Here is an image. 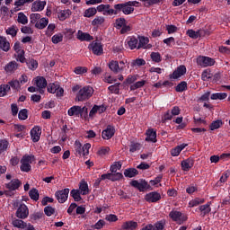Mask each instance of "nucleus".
I'll list each match as a JSON object with an SVG mask.
<instances>
[{"label": "nucleus", "mask_w": 230, "mask_h": 230, "mask_svg": "<svg viewBox=\"0 0 230 230\" xmlns=\"http://www.w3.org/2000/svg\"><path fill=\"white\" fill-rule=\"evenodd\" d=\"M94 94L93 86L86 85L81 88L76 93L75 100L77 102H87Z\"/></svg>", "instance_id": "nucleus-1"}, {"label": "nucleus", "mask_w": 230, "mask_h": 230, "mask_svg": "<svg viewBox=\"0 0 230 230\" xmlns=\"http://www.w3.org/2000/svg\"><path fill=\"white\" fill-rule=\"evenodd\" d=\"M130 186H132L133 188H136L140 192H145L146 191V190H152V186L148 184V181L143 179H140L139 181L132 180L130 181Z\"/></svg>", "instance_id": "nucleus-2"}, {"label": "nucleus", "mask_w": 230, "mask_h": 230, "mask_svg": "<svg viewBox=\"0 0 230 230\" xmlns=\"http://www.w3.org/2000/svg\"><path fill=\"white\" fill-rule=\"evenodd\" d=\"M197 64L200 67H211V66H215V59L206 56H199L197 58Z\"/></svg>", "instance_id": "nucleus-3"}, {"label": "nucleus", "mask_w": 230, "mask_h": 230, "mask_svg": "<svg viewBox=\"0 0 230 230\" xmlns=\"http://www.w3.org/2000/svg\"><path fill=\"white\" fill-rule=\"evenodd\" d=\"M114 9L117 10V13H119V12H122L124 15H130L131 13H134V7H130L126 3L124 4H117L114 5Z\"/></svg>", "instance_id": "nucleus-4"}, {"label": "nucleus", "mask_w": 230, "mask_h": 230, "mask_svg": "<svg viewBox=\"0 0 230 230\" xmlns=\"http://www.w3.org/2000/svg\"><path fill=\"white\" fill-rule=\"evenodd\" d=\"M15 215L17 218H20L21 220L26 219V217L30 215V209L28 208V206H26L24 203L20 204Z\"/></svg>", "instance_id": "nucleus-5"}, {"label": "nucleus", "mask_w": 230, "mask_h": 230, "mask_svg": "<svg viewBox=\"0 0 230 230\" xmlns=\"http://www.w3.org/2000/svg\"><path fill=\"white\" fill-rule=\"evenodd\" d=\"M55 197L59 204H64L67 201V199L69 198V189L66 188L61 190L56 191Z\"/></svg>", "instance_id": "nucleus-6"}, {"label": "nucleus", "mask_w": 230, "mask_h": 230, "mask_svg": "<svg viewBox=\"0 0 230 230\" xmlns=\"http://www.w3.org/2000/svg\"><path fill=\"white\" fill-rule=\"evenodd\" d=\"M89 49H91L92 53L97 57L103 55V45H102L101 42L93 41L89 45Z\"/></svg>", "instance_id": "nucleus-7"}, {"label": "nucleus", "mask_w": 230, "mask_h": 230, "mask_svg": "<svg viewBox=\"0 0 230 230\" xmlns=\"http://www.w3.org/2000/svg\"><path fill=\"white\" fill-rule=\"evenodd\" d=\"M165 223L163 220L157 221L156 223L153 224H147L144 227H142L140 230H164V229Z\"/></svg>", "instance_id": "nucleus-8"}, {"label": "nucleus", "mask_w": 230, "mask_h": 230, "mask_svg": "<svg viewBox=\"0 0 230 230\" xmlns=\"http://www.w3.org/2000/svg\"><path fill=\"white\" fill-rule=\"evenodd\" d=\"M146 202L155 203L161 200V194L157 191H152L145 195Z\"/></svg>", "instance_id": "nucleus-9"}, {"label": "nucleus", "mask_w": 230, "mask_h": 230, "mask_svg": "<svg viewBox=\"0 0 230 230\" xmlns=\"http://www.w3.org/2000/svg\"><path fill=\"white\" fill-rule=\"evenodd\" d=\"M42 134V128L39 126H35L31 129V137L33 143H39L40 141V136Z\"/></svg>", "instance_id": "nucleus-10"}, {"label": "nucleus", "mask_w": 230, "mask_h": 230, "mask_svg": "<svg viewBox=\"0 0 230 230\" xmlns=\"http://www.w3.org/2000/svg\"><path fill=\"white\" fill-rule=\"evenodd\" d=\"M114 134H116V128H114L113 126L108 125L107 128L102 130V139H111V137H114Z\"/></svg>", "instance_id": "nucleus-11"}, {"label": "nucleus", "mask_w": 230, "mask_h": 230, "mask_svg": "<svg viewBox=\"0 0 230 230\" xmlns=\"http://www.w3.org/2000/svg\"><path fill=\"white\" fill-rule=\"evenodd\" d=\"M146 141H147V143H157V131L154 128L146 129Z\"/></svg>", "instance_id": "nucleus-12"}, {"label": "nucleus", "mask_w": 230, "mask_h": 230, "mask_svg": "<svg viewBox=\"0 0 230 230\" xmlns=\"http://www.w3.org/2000/svg\"><path fill=\"white\" fill-rule=\"evenodd\" d=\"M185 73H186V66L181 65L172 72V74L170 75V78L171 79L172 78V80H177V78H181V76H184Z\"/></svg>", "instance_id": "nucleus-13"}, {"label": "nucleus", "mask_w": 230, "mask_h": 230, "mask_svg": "<svg viewBox=\"0 0 230 230\" xmlns=\"http://www.w3.org/2000/svg\"><path fill=\"white\" fill-rule=\"evenodd\" d=\"M76 39L81 42H91L94 38L89 34V32H84L82 31H77Z\"/></svg>", "instance_id": "nucleus-14"}, {"label": "nucleus", "mask_w": 230, "mask_h": 230, "mask_svg": "<svg viewBox=\"0 0 230 230\" xmlns=\"http://www.w3.org/2000/svg\"><path fill=\"white\" fill-rule=\"evenodd\" d=\"M22 182L19 179H13L9 183H5L6 190H10L11 191H15V190H19Z\"/></svg>", "instance_id": "nucleus-15"}, {"label": "nucleus", "mask_w": 230, "mask_h": 230, "mask_svg": "<svg viewBox=\"0 0 230 230\" xmlns=\"http://www.w3.org/2000/svg\"><path fill=\"white\" fill-rule=\"evenodd\" d=\"M193 164H195V160L191 157L187 158L181 161V170L183 172H190L193 168Z\"/></svg>", "instance_id": "nucleus-16"}, {"label": "nucleus", "mask_w": 230, "mask_h": 230, "mask_svg": "<svg viewBox=\"0 0 230 230\" xmlns=\"http://www.w3.org/2000/svg\"><path fill=\"white\" fill-rule=\"evenodd\" d=\"M108 66L111 71H112V73H114L115 75H118V73H121V71L125 69V66H119V63L116 60L110 61Z\"/></svg>", "instance_id": "nucleus-17"}, {"label": "nucleus", "mask_w": 230, "mask_h": 230, "mask_svg": "<svg viewBox=\"0 0 230 230\" xmlns=\"http://www.w3.org/2000/svg\"><path fill=\"white\" fill-rule=\"evenodd\" d=\"M126 42L129 49H137V46L139 45V40L138 38H136V36H128Z\"/></svg>", "instance_id": "nucleus-18"}, {"label": "nucleus", "mask_w": 230, "mask_h": 230, "mask_svg": "<svg viewBox=\"0 0 230 230\" xmlns=\"http://www.w3.org/2000/svg\"><path fill=\"white\" fill-rule=\"evenodd\" d=\"M34 84L38 89H46L48 87V81L44 76L36 77Z\"/></svg>", "instance_id": "nucleus-19"}, {"label": "nucleus", "mask_w": 230, "mask_h": 230, "mask_svg": "<svg viewBox=\"0 0 230 230\" xmlns=\"http://www.w3.org/2000/svg\"><path fill=\"white\" fill-rule=\"evenodd\" d=\"M137 229V222L126 221L122 224L120 230H136Z\"/></svg>", "instance_id": "nucleus-20"}, {"label": "nucleus", "mask_w": 230, "mask_h": 230, "mask_svg": "<svg viewBox=\"0 0 230 230\" xmlns=\"http://www.w3.org/2000/svg\"><path fill=\"white\" fill-rule=\"evenodd\" d=\"M68 116H75V118H80V114H82V106H72L67 111Z\"/></svg>", "instance_id": "nucleus-21"}, {"label": "nucleus", "mask_w": 230, "mask_h": 230, "mask_svg": "<svg viewBox=\"0 0 230 230\" xmlns=\"http://www.w3.org/2000/svg\"><path fill=\"white\" fill-rule=\"evenodd\" d=\"M46 6L45 1H35L31 6V12H42Z\"/></svg>", "instance_id": "nucleus-22"}, {"label": "nucleus", "mask_w": 230, "mask_h": 230, "mask_svg": "<svg viewBox=\"0 0 230 230\" xmlns=\"http://www.w3.org/2000/svg\"><path fill=\"white\" fill-rule=\"evenodd\" d=\"M19 69V64L16 61H11L4 66V71L7 73H15Z\"/></svg>", "instance_id": "nucleus-23"}, {"label": "nucleus", "mask_w": 230, "mask_h": 230, "mask_svg": "<svg viewBox=\"0 0 230 230\" xmlns=\"http://www.w3.org/2000/svg\"><path fill=\"white\" fill-rule=\"evenodd\" d=\"M186 146H188V144H181L175 146L171 150V155H172V157H178V155H181V152H182V150H184Z\"/></svg>", "instance_id": "nucleus-24"}, {"label": "nucleus", "mask_w": 230, "mask_h": 230, "mask_svg": "<svg viewBox=\"0 0 230 230\" xmlns=\"http://www.w3.org/2000/svg\"><path fill=\"white\" fill-rule=\"evenodd\" d=\"M0 49H2V51H5V53L10 51V42L3 36H0Z\"/></svg>", "instance_id": "nucleus-25"}, {"label": "nucleus", "mask_w": 230, "mask_h": 230, "mask_svg": "<svg viewBox=\"0 0 230 230\" xmlns=\"http://www.w3.org/2000/svg\"><path fill=\"white\" fill-rule=\"evenodd\" d=\"M137 175H139V171H137L136 168H127L124 170V176L128 179H132Z\"/></svg>", "instance_id": "nucleus-26"}, {"label": "nucleus", "mask_w": 230, "mask_h": 230, "mask_svg": "<svg viewBox=\"0 0 230 230\" xmlns=\"http://www.w3.org/2000/svg\"><path fill=\"white\" fill-rule=\"evenodd\" d=\"M79 191H81L82 195H89V184L85 181H81L79 182Z\"/></svg>", "instance_id": "nucleus-27"}, {"label": "nucleus", "mask_w": 230, "mask_h": 230, "mask_svg": "<svg viewBox=\"0 0 230 230\" xmlns=\"http://www.w3.org/2000/svg\"><path fill=\"white\" fill-rule=\"evenodd\" d=\"M49 23V19L48 18H40V21H38L35 24V28L38 30H44L46 26Z\"/></svg>", "instance_id": "nucleus-28"}, {"label": "nucleus", "mask_w": 230, "mask_h": 230, "mask_svg": "<svg viewBox=\"0 0 230 230\" xmlns=\"http://www.w3.org/2000/svg\"><path fill=\"white\" fill-rule=\"evenodd\" d=\"M138 46H137V49H141V48H143L144 49H146V45L148 44V42H150V40L148 39V37H145V36H138Z\"/></svg>", "instance_id": "nucleus-29"}, {"label": "nucleus", "mask_w": 230, "mask_h": 230, "mask_svg": "<svg viewBox=\"0 0 230 230\" xmlns=\"http://www.w3.org/2000/svg\"><path fill=\"white\" fill-rule=\"evenodd\" d=\"M199 210L201 212V217H206L211 213V205L209 203L201 205L199 207Z\"/></svg>", "instance_id": "nucleus-30"}, {"label": "nucleus", "mask_w": 230, "mask_h": 230, "mask_svg": "<svg viewBox=\"0 0 230 230\" xmlns=\"http://www.w3.org/2000/svg\"><path fill=\"white\" fill-rule=\"evenodd\" d=\"M170 218H172V222H179L181 218H182V212L177 211V210H172L169 213Z\"/></svg>", "instance_id": "nucleus-31"}, {"label": "nucleus", "mask_w": 230, "mask_h": 230, "mask_svg": "<svg viewBox=\"0 0 230 230\" xmlns=\"http://www.w3.org/2000/svg\"><path fill=\"white\" fill-rule=\"evenodd\" d=\"M82 191H80V190H72L70 191V197H72L75 200V202H80V200H82Z\"/></svg>", "instance_id": "nucleus-32"}, {"label": "nucleus", "mask_w": 230, "mask_h": 230, "mask_svg": "<svg viewBox=\"0 0 230 230\" xmlns=\"http://www.w3.org/2000/svg\"><path fill=\"white\" fill-rule=\"evenodd\" d=\"M58 89H60V84H58V83H50L47 86V91L48 93H50V94H55Z\"/></svg>", "instance_id": "nucleus-33"}, {"label": "nucleus", "mask_w": 230, "mask_h": 230, "mask_svg": "<svg viewBox=\"0 0 230 230\" xmlns=\"http://www.w3.org/2000/svg\"><path fill=\"white\" fill-rule=\"evenodd\" d=\"M10 91H11L10 84H0V98H4V96H6L8 93H10Z\"/></svg>", "instance_id": "nucleus-34"}, {"label": "nucleus", "mask_w": 230, "mask_h": 230, "mask_svg": "<svg viewBox=\"0 0 230 230\" xmlns=\"http://www.w3.org/2000/svg\"><path fill=\"white\" fill-rule=\"evenodd\" d=\"M13 226L18 229H26V227H28V224H26V222L22 221V219L13 220Z\"/></svg>", "instance_id": "nucleus-35"}, {"label": "nucleus", "mask_w": 230, "mask_h": 230, "mask_svg": "<svg viewBox=\"0 0 230 230\" xmlns=\"http://www.w3.org/2000/svg\"><path fill=\"white\" fill-rule=\"evenodd\" d=\"M27 67L31 69V71H35L37 67H39V62L33 58L27 59L26 61Z\"/></svg>", "instance_id": "nucleus-36"}, {"label": "nucleus", "mask_w": 230, "mask_h": 230, "mask_svg": "<svg viewBox=\"0 0 230 230\" xmlns=\"http://www.w3.org/2000/svg\"><path fill=\"white\" fill-rule=\"evenodd\" d=\"M204 202H206V199L195 198L189 202V208H197V206H199V204H204Z\"/></svg>", "instance_id": "nucleus-37"}, {"label": "nucleus", "mask_w": 230, "mask_h": 230, "mask_svg": "<svg viewBox=\"0 0 230 230\" xmlns=\"http://www.w3.org/2000/svg\"><path fill=\"white\" fill-rule=\"evenodd\" d=\"M71 15V11L70 10H61L60 12L58 13V17L59 21H66L67 17Z\"/></svg>", "instance_id": "nucleus-38"}, {"label": "nucleus", "mask_w": 230, "mask_h": 230, "mask_svg": "<svg viewBox=\"0 0 230 230\" xmlns=\"http://www.w3.org/2000/svg\"><path fill=\"white\" fill-rule=\"evenodd\" d=\"M96 13V7H90L84 12V17H87L88 19H90V17H94Z\"/></svg>", "instance_id": "nucleus-39"}, {"label": "nucleus", "mask_w": 230, "mask_h": 230, "mask_svg": "<svg viewBox=\"0 0 230 230\" xmlns=\"http://www.w3.org/2000/svg\"><path fill=\"white\" fill-rule=\"evenodd\" d=\"M17 22H19V24L26 25L28 23V16L22 12L18 13Z\"/></svg>", "instance_id": "nucleus-40"}, {"label": "nucleus", "mask_w": 230, "mask_h": 230, "mask_svg": "<svg viewBox=\"0 0 230 230\" xmlns=\"http://www.w3.org/2000/svg\"><path fill=\"white\" fill-rule=\"evenodd\" d=\"M222 125H224V122L222 121V119L214 120L209 125V129L210 130H218V128H220V127H222Z\"/></svg>", "instance_id": "nucleus-41"}, {"label": "nucleus", "mask_w": 230, "mask_h": 230, "mask_svg": "<svg viewBox=\"0 0 230 230\" xmlns=\"http://www.w3.org/2000/svg\"><path fill=\"white\" fill-rule=\"evenodd\" d=\"M119 85H121V83H116L109 86L108 91H110L111 94H119Z\"/></svg>", "instance_id": "nucleus-42"}, {"label": "nucleus", "mask_w": 230, "mask_h": 230, "mask_svg": "<svg viewBox=\"0 0 230 230\" xmlns=\"http://www.w3.org/2000/svg\"><path fill=\"white\" fill-rule=\"evenodd\" d=\"M188 89V83L186 81H182L175 86L176 93H184Z\"/></svg>", "instance_id": "nucleus-43"}, {"label": "nucleus", "mask_w": 230, "mask_h": 230, "mask_svg": "<svg viewBox=\"0 0 230 230\" xmlns=\"http://www.w3.org/2000/svg\"><path fill=\"white\" fill-rule=\"evenodd\" d=\"M29 197L30 199H31V200H34L35 202H37V200H39V190L33 188L29 191Z\"/></svg>", "instance_id": "nucleus-44"}, {"label": "nucleus", "mask_w": 230, "mask_h": 230, "mask_svg": "<svg viewBox=\"0 0 230 230\" xmlns=\"http://www.w3.org/2000/svg\"><path fill=\"white\" fill-rule=\"evenodd\" d=\"M18 31H19V29L17 28V26L13 25L5 31V33L7 35H11V37H17V32Z\"/></svg>", "instance_id": "nucleus-45"}, {"label": "nucleus", "mask_w": 230, "mask_h": 230, "mask_svg": "<svg viewBox=\"0 0 230 230\" xmlns=\"http://www.w3.org/2000/svg\"><path fill=\"white\" fill-rule=\"evenodd\" d=\"M227 98L226 93H212L210 96L211 100H226Z\"/></svg>", "instance_id": "nucleus-46"}, {"label": "nucleus", "mask_w": 230, "mask_h": 230, "mask_svg": "<svg viewBox=\"0 0 230 230\" xmlns=\"http://www.w3.org/2000/svg\"><path fill=\"white\" fill-rule=\"evenodd\" d=\"M150 57L152 61L155 62V64H159L163 61V57H161V53L159 52H152Z\"/></svg>", "instance_id": "nucleus-47"}, {"label": "nucleus", "mask_w": 230, "mask_h": 230, "mask_svg": "<svg viewBox=\"0 0 230 230\" xmlns=\"http://www.w3.org/2000/svg\"><path fill=\"white\" fill-rule=\"evenodd\" d=\"M146 84V80L137 81V83H134L130 85L129 89L130 91H136L137 89H141L145 84Z\"/></svg>", "instance_id": "nucleus-48"}, {"label": "nucleus", "mask_w": 230, "mask_h": 230, "mask_svg": "<svg viewBox=\"0 0 230 230\" xmlns=\"http://www.w3.org/2000/svg\"><path fill=\"white\" fill-rule=\"evenodd\" d=\"M79 118L81 119H89V109L86 106L81 107Z\"/></svg>", "instance_id": "nucleus-49"}, {"label": "nucleus", "mask_w": 230, "mask_h": 230, "mask_svg": "<svg viewBox=\"0 0 230 230\" xmlns=\"http://www.w3.org/2000/svg\"><path fill=\"white\" fill-rule=\"evenodd\" d=\"M105 22V18L103 16H97L92 21V26H102Z\"/></svg>", "instance_id": "nucleus-50"}, {"label": "nucleus", "mask_w": 230, "mask_h": 230, "mask_svg": "<svg viewBox=\"0 0 230 230\" xmlns=\"http://www.w3.org/2000/svg\"><path fill=\"white\" fill-rule=\"evenodd\" d=\"M146 61L143 58H137L131 62V67H141V66H145Z\"/></svg>", "instance_id": "nucleus-51"}, {"label": "nucleus", "mask_w": 230, "mask_h": 230, "mask_svg": "<svg viewBox=\"0 0 230 230\" xmlns=\"http://www.w3.org/2000/svg\"><path fill=\"white\" fill-rule=\"evenodd\" d=\"M64 40V35L62 33L55 34L51 38V41L53 44H58L59 42H62Z\"/></svg>", "instance_id": "nucleus-52"}, {"label": "nucleus", "mask_w": 230, "mask_h": 230, "mask_svg": "<svg viewBox=\"0 0 230 230\" xmlns=\"http://www.w3.org/2000/svg\"><path fill=\"white\" fill-rule=\"evenodd\" d=\"M35 161V155H25L21 160V163L31 164V162Z\"/></svg>", "instance_id": "nucleus-53"}, {"label": "nucleus", "mask_w": 230, "mask_h": 230, "mask_svg": "<svg viewBox=\"0 0 230 230\" xmlns=\"http://www.w3.org/2000/svg\"><path fill=\"white\" fill-rule=\"evenodd\" d=\"M75 155L82 157V155H83L82 143H80L79 141H75Z\"/></svg>", "instance_id": "nucleus-54"}, {"label": "nucleus", "mask_w": 230, "mask_h": 230, "mask_svg": "<svg viewBox=\"0 0 230 230\" xmlns=\"http://www.w3.org/2000/svg\"><path fill=\"white\" fill-rule=\"evenodd\" d=\"M18 118L22 121L28 119V109H22L18 113Z\"/></svg>", "instance_id": "nucleus-55"}, {"label": "nucleus", "mask_w": 230, "mask_h": 230, "mask_svg": "<svg viewBox=\"0 0 230 230\" xmlns=\"http://www.w3.org/2000/svg\"><path fill=\"white\" fill-rule=\"evenodd\" d=\"M111 152V147L109 146H102L98 150L97 154L98 155H101V157H103V155H109V153Z\"/></svg>", "instance_id": "nucleus-56"}, {"label": "nucleus", "mask_w": 230, "mask_h": 230, "mask_svg": "<svg viewBox=\"0 0 230 230\" xmlns=\"http://www.w3.org/2000/svg\"><path fill=\"white\" fill-rule=\"evenodd\" d=\"M40 13H31L30 15L31 24H37L40 21Z\"/></svg>", "instance_id": "nucleus-57"}, {"label": "nucleus", "mask_w": 230, "mask_h": 230, "mask_svg": "<svg viewBox=\"0 0 230 230\" xmlns=\"http://www.w3.org/2000/svg\"><path fill=\"white\" fill-rule=\"evenodd\" d=\"M118 170H121V162H115L110 168L111 173H116Z\"/></svg>", "instance_id": "nucleus-58"}, {"label": "nucleus", "mask_w": 230, "mask_h": 230, "mask_svg": "<svg viewBox=\"0 0 230 230\" xmlns=\"http://www.w3.org/2000/svg\"><path fill=\"white\" fill-rule=\"evenodd\" d=\"M137 150H141V144L139 143H131L129 146V152L134 154V152H137Z\"/></svg>", "instance_id": "nucleus-59"}, {"label": "nucleus", "mask_w": 230, "mask_h": 230, "mask_svg": "<svg viewBox=\"0 0 230 230\" xmlns=\"http://www.w3.org/2000/svg\"><path fill=\"white\" fill-rule=\"evenodd\" d=\"M8 145H10L8 140H3V139L0 140V154H3V152L7 150Z\"/></svg>", "instance_id": "nucleus-60"}, {"label": "nucleus", "mask_w": 230, "mask_h": 230, "mask_svg": "<svg viewBox=\"0 0 230 230\" xmlns=\"http://www.w3.org/2000/svg\"><path fill=\"white\" fill-rule=\"evenodd\" d=\"M123 179V173L121 172H111V181H121Z\"/></svg>", "instance_id": "nucleus-61"}, {"label": "nucleus", "mask_w": 230, "mask_h": 230, "mask_svg": "<svg viewBox=\"0 0 230 230\" xmlns=\"http://www.w3.org/2000/svg\"><path fill=\"white\" fill-rule=\"evenodd\" d=\"M102 15H118V10L117 9H112L111 7H108L104 10L102 13Z\"/></svg>", "instance_id": "nucleus-62"}, {"label": "nucleus", "mask_w": 230, "mask_h": 230, "mask_svg": "<svg viewBox=\"0 0 230 230\" xmlns=\"http://www.w3.org/2000/svg\"><path fill=\"white\" fill-rule=\"evenodd\" d=\"M44 213L47 217H51L55 215V208L51 206H47L44 208Z\"/></svg>", "instance_id": "nucleus-63"}, {"label": "nucleus", "mask_w": 230, "mask_h": 230, "mask_svg": "<svg viewBox=\"0 0 230 230\" xmlns=\"http://www.w3.org/2000/svg\"><path fill=\"white\" fill-rule=\"evenodd\" d=\"M74 73H75V75H84V73H87V67H85V66H76L74 69Z\"/></svg>", "instance_id": "nucleus-64"}]
</instances>
